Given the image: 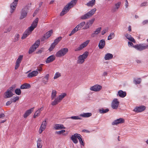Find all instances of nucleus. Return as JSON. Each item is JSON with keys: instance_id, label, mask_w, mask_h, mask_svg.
I'll use <instances>...</instances> for the list:
<instances>
[{"instance_id": "nucleus-35", "label": "nucleus", "mask_w": 148, "mask_h": 148, "mask_svg": "<svg viewBox=\"0 0 148 148\" xmlns=\"http://www.w3.org/2000/svg\"><path fill=\"white\" fill-rule=\"evenodd\" d=\"M31 87L30 85L27 83H25L21 85L20 86L21 89H28Z\"/></svg>"}, {"instance_id": "nucleus-48", "label": "nucleus", "mask_w": 148, "mask_h": 148, "mask_svg": "<svg viewBox=\"0 0 148 148\" xmlns=\"http://www.w3.org/2000/svg\"><path fill=\"white\" fill-rule=\"evenodd\" d=\"M115 36V34L114 33H112L110 34V35L108 36V40H110L112 38H113Z\"/></svg>"}, {"instance_id": "nucleus-49", "label": "nucleus", "mask_w": 148, "mask_h": 148, "mask_svg": "<svg viewBox=\"0 0 148 148\" xmlns=\"http://www.w3.org/2000/svg\"><path fill=\"white\" fill-rule=\"evenodd\" d=\"M69 118L73 120H79L81 119V118L79 117V116H72L69 117Z\"/></svg>"}, {"instance_id": "nucleus-32", "label": "nucleus", "mask_w": 148, "mask_h": 148, "mask_svg": "<svg viewBox=\"0 0 148 148\" xmlns=\"http://www.w3.org/2000/svg\"><path fill=\"white\" fill-rule=\"evenodd\" d=\"M54 128L56 130H61L65 128L64 125L62 124H56L55 125Z\"/></svg>"}, {"instance_id": "nucleus-13", "label": "nucleus", "mask_w": 148, "mask_h": 148, "mask_svg": "<svg viewBox=\"0 0 148 148\" xmlns=\"http://www.w3.org/2000/svg\"><path fill=\"white\" fill-rule=\"evenodd\" d=\"M23 55L19 56L16 60L15 66V69L16 70L19 67L20 64L23 60Z\"/></svg>"}, {"instance_id": "nucleus-46", "label": "nucleus", "mask_w": 148, "mask_h": 148, "mask_svg": "<svg viewBox=\"0 0 148 148\" xmlns=\"http://www.w3.org/2000/svg\"><path fill=\"white\" fill-rule=\"evenodd\" d=\"M141 81L140 78H138L137 79H135L134 81V83L136 84H140Z\"/></svg>"}, {"instance_id": "nucleus-39", "label": "nucleus", "mask_w": 148, "mask_h": 148, "mask_svg": "<svg viewBox=\"0 0 148 148\" xmlns=\"http://www.w3.org/2000/svg\"><path fill=\"white\" fill-rule=\"evenodd\" d=\"M95 3V0H92L86 4V5L88 6H92Z\"/></svg>"}, {"instance_id": "nucleus-5", "label": "nucleus", "mask_w": 148, "mask_h": 148, "mask_svg": "<svg viewBox=\"0 0 148 148\" xmlns=\"http://www.w3.org/2000/svg\"><path fill=\"white\" fill-rule=\"evenodd\" d=\"M40 44V41L39 40H36L35 43L30 48L29 51V54L32 53L35 51L36 49L38 47Z\"/></svg>"}, {"instance_id": "nucleus-52", "label": "nucleus", "mask_w": 148, "mask_h": 148, "mask_svg": "<svg viewBox=\"0 0 148 148\" xmlns=\"http://www.w3.org/2000/svg\"><path fill=\"white\" fill-rule=\"evenodd\" d=\"M108 28H106L104 29H103L101 32V34L102 35H103L104 34H105L106 32H107L108 31Z\"/></svg>"}, {"instance_id": "nucleus-11", "label": "nucleus", "mask_w": 148, "mask_h": 148, "mask_svg": "<svg viewBox=\"0 0 148 148\" xmlns=\"http://www.w3.org/2000/svg\"><path fill=\"white\" fill-rule=\"evenodd\" d=\"M102 87L98 84H96L90 88V90L95 92L99 91L102 89Z\"/></svg>"}, {"instance_id": "nucleus-36", "label": "nucleus", "mask_w": 148, "mask_h": 148, "mask_svg": "<svg viewBox=\"0 0 148 148\" xmlns=\"http://www.w3.org/2000/svg\"><path fill=\"white\" fill-rule=\"evenodd\" d=\"M57 92L55 90H53L51 95V98L52 100L53 99L57 96Z\"/></svg>"}, {"instance_id": "nucleus-1", "label": "nucleus", "mask_w": 148, "mask_h": 148, "mask_svg": "<svg viewBox=\"0 0 148 148\" xmlns=\"http://www.w3.org/2000/svg\"><path fill=\"white\" fill-rule=\"evenodd\" d=\"M78 0H72L69 3L67 4L64 8L60 14V16H62L66 14L72 7L75 5Z\"/></svg>"}, {"instance_id": "nucleus-12", "label": "nucleus", "mask_w": 148, "mask_h": 148, "mask_svg": "<svg viewBox=\"0 0 148 148\" xmlns=\"http://www.w3.org/2000/svg\"><path fill=\"white\" fill-rule=\"evenodd\" d=\"M38 21V18H36L33 21L31 25L28 28L31 30V31H33L35 28L37 26Z\"/></svg>"}, {"instance_id": "nucleus-45", "label": "nucleus", "mask_w": 148, "mask_h": 148, "mask_svg": "<svg viewBox=\"0 0 148 148\" xmlns=\"http://www.w3.org/2000/svg\"><path fill=\"white\" fill-rule=\"evenodd\" d=\"M65 132V130H62L56 132V133L58 134H62V135L64 136H66L67 135L68 133H64Z\"/></svg>"}, {"instance_id": "nucleus-41", "label": "nucleus", "mask_w": 148, "mask_h": 148, "mask_svg": "<svg viewBox=\"0 0 148 148\" xmlns=\"http://www.w3.org/2000/svg\"><path fill=\"white\" fill-rule=\"evenodd\" d=\"M61 76V74L59 72H56L54 75L53 79H56L60 77Z\"/></svg>"}, {"instance_id": "nucleus-25", "label": "nucleus", "mask_w": 148, "mask_h": 148, "mask_svg": "<svg viewBox=\"0 0 148 148\" xmlns=\"http://www.w3.org/2000/svg\"><path fill=\"white\" fill-rule=\"evenodd\" d=\"M55 59V57L54 56L52 55L48 57L45 61L47 63H50L53 61Z\"/></svg>"}, {"instance_id": "nucleus-23", "label": "nucleus", "mask_w": 148, "mask_h": 148, "mask_svg": "<svg viewBox=\"0 0 148 148\" xmlns=\"http://www.w3.org/2000/svg\"><path fill=\"white\" fill-rule=\"evenodd\" d=\"M34 109V107L27 110L23 115L24 118H26L28 116H29L33 111Z\"/></svg>"}, {"instance_id": "nucleus-44", "label": "nucleus", "mask_w": 148, "mask_h": 148, "mask_svg": "<svg viewBox=\"0 0 148 148\" xmlns=\"http://www.w3.org/2000/svg\"><path fill=\"white\" fill-rule=\"evenodd\" d=\"M62 38L61 37H59L56 38L54 41L53 43L55 44L56 45L58 42L61 40Z\"/></svg>"}, {"instance_id": "nucleus-2", "label": "nucleus", "mask_w": 148, "mask_h": 148, "mask_svg": "<svg viewBox=\"0 0 148 148\" xmlns=\"http://www.w3.org/2000/svg\"><path fill=\"white\" fill-rule=\"evenodd\" d=\"M88 52L86 51L82 54L79 55L77 58V63L79 64L83 63L85 61V60L88 57Z\"/></svg>"}, {"instance_id": "nucleus-37", "label": "nucleus", "mask_w": 148, "mask_h": 148, "mask_svg": "<svg viewBox=\"0 0 148 148\" xmlns=\"http://www.w3.org/2000/svg\"><path fill=\"white\" fill-rule=\"evenodd\" d=\"M92 115L91 113H84L82 114H80L79 115L83 117H88Z\"/></svg>"}, {"instance_id": "nucleus-62", "label": "nucleus", "mask_w": 148, "mask_h": 148, "mask_svg": "<svg viewBox=\"0 0 148 148\" xmlns=\"http://www.w3.org/2000/svg\"><path fill=\"white\" fill-rule=\"evenodd\" d=\"M128 44L129 45H130V46H133V44L131 42H128Z\"/></svg>"}, {"instance_id": "nucleus-58", "label": "nucleus", "mask_w": 148, "mask_h": 148, "mask_svg": "<svg viewBox=\"0 0 148 148\" xmlns=\"http://www.w3.org/2000/svg\"><path fill=\"white\" fill-rule=\"evenodd\" d=\"M12 102V101H8L6 103V105L8 106L9 105H10Z\"/></svg>"}, {"instance_id": "nucleus-57", "label": "nucleus", "mask_w": 148, "mask_h": 148, "mask_svg": "<svg viewBox=\"0 0 148 148\" xmlns=\"http://www.w3.org/2000/svg\"><path fill=\"white\" fill-rule=\"evenodd\" d=\"M42 64H41L39 65L38 67V69L37 70L39 71H42V68L41 66V65H42Z\"/></svg>"}, {"instance_id": "nucleus-38", "label": "nucleus", "mask_w": 148, "mask_h": 148, "mask_svg": "<svg viewBox=\"0 0 148 148\" xmlns=\"http://www.w3.org/2000/svg\"><path fill=\"white\" fill-rule=\"evenodd\" d=\"M85 22H82L78 25L76 26V28L79 30H80L85 25Z\"/></svg>"}, {"instance_id": "nucleus-9", "label": "nucleus", "mask_w": 148, "mask_h": 148, "mask_svg": "<svg viewBox=\"0 0 148 148\" xmlns=\"http://www.w3.org/2000/svg\"><path fill=\"white\" fill-rule=\"evenodd\" d=\"M47 119H45L44 121L42 122L39 130L38 132L40 134H41L45 129L47 125Z\"/></svg>"}, {"instance_id": "nucleus-30", "label": "nucleus", "mask_w": 148, "mask_h": 148, "mask_svg": "<svg viewBox=\"0 0 148 148\" xmlns=\"http://www.w3.org/2000/svg\"><path fill=\"white\" fill-rule=\"evenodd\" d=\"M118 95L120 97L123 98L126 95V93L122 90H120L118 92Z\"/></svg>"}, {"instance_id": "nucleus-47", "label": "nucleus", "mask_w": 148, "mask_h": 148, "mask_svg": "<svg viewBox=\"0 0 148 148\" xmlns=\"http://www.w3.org/2000/svg\"><path fill=\"white\" fill-rule=\"evenodd\" d=\"M78 139L79 140V143L81 145H82L83 146H84V141L82 140V136L80 135V137H79V138H78Z\"/></svg>"}, {"instance_id": "nucleus-4", "label": "nucleus", "mask_w": 148, "mask_h": 148, "mask_svg": "<svg viewBox=\"0 0 148 148\" xmlns=\"http://www.w3.org/2000/svg\"><path fill=\"white\" fill-rule=\"evenodd\" d=\"M68 48H62L58 51L56 53L55 56L58 57H60L65 56L69 51Z\"/></svg>"}, {"instance_id": "nucleus-24", "label": "nucleus", "mask_w": 148, "mask_h": 148, "mask_svg": "<svg viewBox=\"0 0 148 148\" xmlns=\"http://www.w3.org/2000/svg\"><path fill=\"white\" fill-rule=\"evenodd\" d=\"M101 29V27L97 28L91 34V37L92 38L95 37L96 35H97L100 32Z\"/></svg>"}, {"instance_id": "nucleus-59", "label": "nucleus", "mask_w": 148, "mask_h": 148, "mask_svg": "<svg viewBox=\"0 0 148 148\" xmlns=\"http://www.w3.org/2000/svg\"><path fill=\"white\" fill-rule=\"evenodd\" d=\"M148 23V20H146L144 21H143L142 22V24L143 25H144L145 24H147Z\"/></svg>"}, {"instance_id": "nucleus-27", "label": "nucleus", "mask_w": 148, "mask_h": 148, "mask_svg": "<svg viewBox=\"0 0 148 148\" xmlns=\"http://www.w3.org/2000/svg\"><path fill=\"white\" fill-rule=\"evenodd\" d=\"M105 41L104 40H101L99 42L98 47L100 49H102L104 48L105 45Z\"/></svg>"}, {"instance_id": "nucleus-21", "label": "nucleus", "mask_w": 148, "mask_h": 148, "mask_svg": "<svg viewBox=\"0 0 148 148\" xmlns=\"http://www.w3.org/2000/svg\"><path fill=\"white\" fill-rule=\"evenodd\" d=\"M95 20V18H93L92 19L90 20L88 22L86 23V26L83 28L84 29H86L88 28L90 26H91L92 24L93 23Z\"/></svg>"}, {"instance_id": "nucleus-26", "label": "nucleus", "mask_w": 148, "mask_h": 148, "mask_svg": "<svg viewBox=\"0 0 148 148\" xmlns=\"http://www.w3.org/2000/svg\"><path fill=\"white\" fill-rule=\"evenodd\" d=\"M53 33L52 30L49 31L47 32L44 36L43 39L42 41H44L45 39H47L49 38Z\"/></svg>"}, {"instance_id": "nucleus-16", "label": "nucleus", "mask_w": 148, "mask_h": 148, "mask_svg": "<svg viewBox=\"0 0 148 148\" xmlns=\"http://www.w3.org/2000/svg\"><path fill=\"white\" fill-rule=\"evenodd\" d=\"M80 135L79 134H75L71 136V139L74 143L77 144L78 142L77 138L78 139V138L80 137Z\"/></svg>"}, {"instance_id": "nucleus-10", "label": "nucleus", "mask_w": 148, "mask_h": 148, "mask_svg": "<svg viewBox=\"0 0 148 148\" xmlns=\"http://www.w3.org/2000/svg\"><path fill=\"white\" fill-rule=\"evenodd\" d=\"M14 2L11 4L10 5V10L11 13H12L15 10L17 6L18 0H14Z\"/></svg>"}, {"instance_id": "nucleus-7", "label": "nucleus", "mask_w": 148, "mask_h": 148, "mask_svg": "<svg viewBox=\"0 0 148 148\" xmlns=\"http://www.w3.org/2000/svg\"><path fill=\"white\" fill-rule=\"evenodd\" d=\"M90 42L89 40H88L81 44L79 47L75 49V51H78L82 50L83 48L86 47L88 44Z\"/></svg>"}, {"instance_id": "nucleus-19", "label": "nucleus", "mask_w": 148, "mask_h": 148, "mask_svg": "<svg viewBox=\"0 0 148 148\" xmlns=\"http://www.w3.org/2000/svg\"><path fill=\"white\" fill-rule=\"evenodd\" d=\"M125 121L123 118H119L114 121L112 124L113 125H117L119 123H122L124 122Z\"/></svg>"}, {"instance_id": "nucleus-8", "label": "nucleus", "mask_w": 148, "mask_h": 148, "mask_svg": "<svg viewBox=\"0 0 148 148\" xmlns=\"http://www.w3.org/2000/svg\"><path fill=\"white\" fill-rule=\"evenodd\" d=\"M28 12L27 8H23L20 12V15L19 19L21 20L22 19L25 18Z\"/></svg>"}, {"instance_id": "nucleus-40", "label": "nucleus", "mask_w": 148, "mask_h": 148, "mask_svg": "<svg viewBox=\"0 0 148 148\" xmlns=\"http://www.w3.org/2000/svg\"><path fill=\"white\" fill-rule=\"evenodd\" d=\"M109 110L108 109H104L102 108L99 110V112L100 113L104 114L108 112Z\"/></svg>"}, {"instance_id": "nucleus-54", "label": "nucleus", "mask_w": 148, "mask_h": 148, "mask_svg": "<svg viewBox=\"0 0 148 148\" xmlns=\"http://www.w3.org/2000/svg\"><path fill=\"white\" fill-rule=\"evenodd\" d=\"M19 38V35L18 34H16L15 36L14 41L16 42L18 40Z\"/></svg>"}, {"instance_id": "nucleus-42", "label": "nucleus", "mask_w": 148, "mask_h": 148, "mask_svg": "<svg viewBox=\"0 0 148 148\" xmlns=\"http://www.w3.org/2000/svg\"><path fill=\"white\" fill-rule=\"evenodd\" d=\"M79 30L76 27L74 29H73L72 31L70 34H69V36H71L74 33H76Z\"/></svg>"}, {"instance_id": "nucleus-56", "label": "nucleus", "mask_w": 148, "mask_h": 148, "mask_svg": "<svg viewBox=\"0 0 148 148\" xmlns=\"http://www.w3.org/2000/svg\"><path fill=\"white\" fill-rule=\"evenodd\" d=\"M15 88V86H12L11 87L9 88V89L7 90H9L10 92L13 91Z\"/></svg>"}, {"instance_id": "nucleus-29", "label": "nucleus", "mask_w": 148, "mask_h": 148, "mask_svg": "<svg viewBox=\"0 0 148 148\" xmlns=\"http://www.w3.org/2000/svg\"><path fill=\"white\" fill-rule=\"evenodd\" d=\"M5 97L6 98H9L12 97L13 94L12 92L7 90L5 93Z\"/></svg>"}, {"instance_id": "nucleus-43", "label": "nucleus", "mask_w": 148, "mask_h": 148, "mask_svg": "<svg viewBox=\"0 0 148 148\" xmlns=\"http://www.w3.org/2000/svg\"><path fill=\"white\" fill-rule=\"evenodd\" d=\"M66 94L65 93H63L61 95H59L58 97L61 101L62 99L66 96Z\"/></svg>"}, {"instance_id": "nucleus-15", "label": "nucleus", "mask_w": 148, "mask_h": 148, "mask_svg": "<svg viewBox=\"0 0 148 148\" xmlns=\"http://www.w3.org/2000/svg\"><path fill=\"white\" fill-rule=\"evenodd\" d=\"M146 107L144 106H141L138 107H136L135 108L133 111L136 112H143L145 110Z\"/></svg>"}, {"instance_id": "nucleus-60", "label": "nucleus", "mask_w": 148, "mask_h": 148, "mask_svg": "<svg viewBox=\"0 0 148 148\" xmlns=\"http://www.w3.org/2000/svg\"><path fill=\"white\" fill-rule=\"evenodd\" d=\"M125 5L126 8H127L128 6V3L127 0H125Z\"/></svg>"}, {"instance_id": "nucleus-51", "label": "nucleus", "mask_w": 148, "mask_h": 148, "mask_svg": "<svg viewBox=\"0 0 148 148\" xmlns=\"http://www.w3.org/2000/svg\"><path fill=\"white\" fill-rule=\"evenodd\" d=\"M55 44H54L53 43H52L51 46L50 47L49 50L50 51H51L56 46Z\"/></svg>"}, {"instance_id": "nucleus-17", "label": "nucleus", "mask_w": 148, "mask_h": 148, "mask_svg": "<svg viewBox=\"0 0 148 148\" xmlns=\"http://www.w3.org/2000/svg\"><path fill=\"white\" fill-rule=\"evenodd\" d=\"M32 31H31V30L28 28L24 32L23 34L21 37V39H24L29 34H30Z\"/></svg>"}, {"instance_id": "nucleus-6", "label": "nucleus", "mask_w": 148, "mask_h": 148, "mask_svg": "<svg viewBox=\"0 0 148 148\" xmlns=\"http://www.w3.org/2000/svg\"><path fill=\"white\" fill-rule=\"evenodd\" d=\"M134 47L139 51L148 49V44L147 45L140 44H137L133 46Z\"/></svg>"}, {"instance_id": "nucleus-3", "label": "nucleus", "mask_w": 148, "mask_h": 148, "mask_svg": "<svg viewBox=\"0 0 148 148\" xmlns=\"http://www.w3.org/2000/svg\"><path fill=\"white\" fill-rule=\"evenodd\" d=\"M96 10L97 9L95 8L93 9L86 14L81 16L80 17V18L82 20H85L94 14Z\"/></svg>"}, {"instance_id": "nucleus-28", "label": "nucleus", "mask_w": 148, "mask_h": 148, "mask_svg": "<svg viewBox=\"0 0 148 148\" xmlns=\"http://www.w3.org/2000/svg\"><path fill=\"white\" fill-rule=\"evenodd\" d=\"M37 143V148H42L43 146V143L40 138H39L38 139Z\"/></svg>"}, {"instance_id": "nucleus-20", "label": "nucleus", "mask_w": 148, "mask_h": 148, "mask_svg": "<svg viewBox=\"0 0 148 148\" xmlns=\"http://www.w3.org/2000/svg\"><path fill=\"white\" fill-rule=\"evenodd\" d=\"M44 107L43 106H42L40 108H39L35 112L33 116L34 118H35L40 115L41 112L43 110Z\"/></svg>"}, {"instance_id": "nucleus-34", "label": "nucleus", "mask_w": 148, "mask_h": 148, "mask_svg": "<svg viewBox=\"0 0 148 148\" xmlns=\"http://www.w3.org/2000/svg\"><path fill=\"white\" fill-rule=\"evenodd\" d=\"M61 101L60 100L58 97H57L55 98L53 101L51 103V105L53 106H55L58 104Z\"/></svg>"}, {"instance_id": "nucleus-33", "label": "nucleus", "mask_w": 148, "mask_h": 148, "mask_svg": "<svg viewBox=\"0 0 148 148\" xmlns=\"http://www.w3.org/2000/svg\"><path fill=\"white\" fill-rule=\"evenodd\" d=\"M125 36L127 39L129 40L134 43L135 42V40L131 36V35L128 34H126L125 35Z\"/></svg>"}, {"instance_id": "nucleus-64", "label": "nucleus", "mask_w": 148, "mask_h": 148, "mask_svg": "<svg viewBox=\"0 0 148 148\" xmlns=\"http://www.w3.org/2000/svg\"><path fill=\"white\" fill-rule=\"evenodd\" d=\"M42 51L41 50H38L36 53H42Z\"/></svg>"}, {"instance_id": "nucleus-50", "label": "nucleus", "mask_w": 148, "mask_h": 148, "mask_svg": "<svg viewBox=\"0 0 148 148\" xmlns=\"http://www.w3.org/2000/svg\"><path fill=\"white\" fill-rule=\"evenodd\" d=\"M15 92L16 95H19L21 94V91L20 89L16 88L15 90Z\"/></svg>"}, {"instance_id": "nucleus-18", "label": "nucleus", "mask_w": 148, "mask_h": 148, "mask_svg": "<svg viewBox=\"0 0 148 148\" xmlns=\"http://www.w3.org/2000/svg\"><path fill=\"white\" fill-rule=\"evenodd\" d=\"M38 74V72L37 71H34L29 73L27 75V77L29 78H32L37 76Z\"/></svg>"}, {"instance_id": "nucleus-31", "label": "nucleus", "mask_w": 148, "mask_h": 148, "mask_svg": "<svg viewBox=\"0 0 148 148\" xmlns=\"http://www.w3.org/2000/svg\"><path fill=\"white\" fill-rule=\"evenodd\" d=\"M113 57V55L110 53H107L105 56L104 58L106 60H108L112 59Z\"/></svg>"}, {"instance_id": "nucleus-53", "label": "nucleus", "mask_w": 148, "mask_h": 148, "mask_svg": "<svg viewBox=\"0 0 148 148\" xmlns=\"http://www.w3.org/2000/svg\"><path fill=\"white\" fill-rule=\"evenodd\" d=\"M121 4V3L120 2H118L115 4V6H116V8H115V10H117L119 8Z\"/></svg>"}, {"instance_id": "nucleus-63", "label": "nucleus", "mask_w": 148, "mask_h": 148, "mask_svg": "<svg viewBox=\"0 0 148 148\" xmlns=\"http://www.w3.org/2000/svg\"><path fill=\"white\" fill-rule=\"evenodd\" d=\"M107 75V73L106 72H104L103 73V75L104 76H106Z\"/></svg>"}, {"instance_id": "nucleus-22", "label": "nucleus", "mask_w": 148, "mask_h": 148, "mask_svg": "<svg viewBox=\"0 0 148 148\" xmlns=\"http://www.w3.org/2000/svg\"><path fill=\"white\" fill-rule=\"evenodd\" d=\"M49 75L46 74L42 79V82L45 84H46L49 82Z\"/></svg>"}, {"instance_id": "nucleus-14", "label": "nucleus", "mask_w": 148, "mask_h": 148, "mask_svg": "<svg viewBox=\"0 0 148 148\" xmlns=\"http://www.w3.org/2000/svg\"><path fill=\"white\" fill-rule=\"evenodd\" d=\"M119 102L118 101L117 99H114L112 101L111 106L113 109H116L118 108Z\"/></svg>"}, {"instance_id": "nucleus-61", "label": "nucleus", "mask_w": 148, "mask_h": 148, "mask_svg": "<svg viewBox=\"0 0 148 148\" xmlns=\"http://www.w3.org/2000/svg\"><path fill=\"white\" fill-rule=\"evenodd\" d=\"M5 117V115L4 114L2 113L0 114V118L2 117Z\"/></svg>"}, {"instance_id": "nucleus-55", "label": "nucleus", "mask_w": 148, "mask_h": 148, "mask_svg": "<svg viewBox=\"0 0 148 148\" xmlns=\"http://www.w3.org/2000/svg\"><path fill=\"white\" fill-rule=\"evenodd\" d=\"M19 99V97H18L17 96L13 99H11V100L12 101V102H15L16 101L18 100Z\"/></svg>"}]
</instances>
